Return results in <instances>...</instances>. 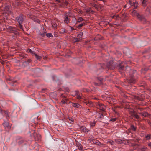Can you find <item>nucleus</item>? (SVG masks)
Instances as JSON below:
<instances>
[{
    "label": "nucleus",
    "mask_w": 151,
    "mask_h": 151,
    "mask_svg": "<svg viewBox=\"0 0 151 151\" xmlns=\"http://www.w3.org/2000/svg\"><path fill=\"white\" fill-rule=\"evenodd\" d=\"M19 24H21L23 21V17L22 14H20L19 17H17L16 18Z\"/></svg>",
    "instance_id": "1"
},
{
    "label": "nucleus",
    "mask_w": 151,
    "mask_h": 151,
    "mask_svg": "<svg viewBox=\"0 0 151 151\" xmlns=\"http://www.w3.org/2000/svg\"><path fill=\"white\" fill-rule=\"evenodd\" d=\"M98 108L100 110L104 111L106 108V107L103 104L99 103L98 104Z\"/></svg>",
    "instance_id": "2"
},
{
    "label": "nucleus",
    "mask_w": 151,
    "mask_h": 151,
    "mask_svg": "<svg viewBox=\"0 0 151 151\" xmlns=\"http://www.w3.org/2000/svg\"><path fill=\"white\" fill-rule=\"evenodd\" d=\"M129 4L130 5H134V8H136L138 6V3L137 1L132 2L131 1H129Z\"/></svg>",
    "instance_id": "3"
},
{
    "label": "nucleus",
    "mask_w": 151,
    "mask_h": 151,
    "mask_svg": "<svg viewBox=\"0 0 151 151\" xmlns=\"http://www.w3.org/2000/svg\"><path fill=\"white\" fill-rule=\"evenodd\" d=\"M7 31L10 33H13L14 31H15L16 29L11 27H10L7 28Z\"/></svg>",
    "instance_id": "4"
},
{
    "label": "nucleus",
    "mask_w": 151,
    "mask_h": 151,
    "mask_svg": "<svg viewBox=\"0 0 151 151\" xmlns=\"http://www.w3.org/2000/svg\"><path fill=\"white\" fill-rule=\"evenodd\" d=\"M81 130L83 132L87 133L89 131V130L87 128L84 127H81Z\"/></svg>",
    "instance_id": "5"
},
{
    "label": "nucleus",
    "mask_w": 151,
    "mask_h": 151,
    "mask_svg": "<svg viewBox=\"0 0 151 151\" xmlns=\"http://www.w3.org/2000/svg\"><path fill=\"white\" fill-rule=\"evenodd\" d=\"M72 106L73 107L75 108H79L81 106L79 104L76 103H72Z\"/></svg>",
    "instance_id": "6"
},
{
    "label": "nucleus",
    "mask_w": 151,
    "mask_h": 151,
    "mask_svg": "<svg viewBox=\"0 0 151 151\" xmlns=\"http://www.w3.org/2000/svg\"><path fill=\"white\" fill-rule=\"evenodd\" d=\"M68 15L67 16H66V17H65L64 20V22L65 23L67 24H68V23L69 22V19L68 18L69 17L68 16Z\"/></svg>",
    "instance_id": "7"
},
{
    "label": "nucleus",
    "mask_w": 151,
    "mask_h": 151,
    "mask_svg": "<svg viewBox=\"0 0 151 151\" xmlns=\"http://www.w3.org/2000/svg\"><path fill=\"white\" fill-rule=\"evenodd\" d=\"M77 147H78V149L79 150H81V151H83V149L82 146L81 144H80L79 143H78L77 144Z\"/></svg>",
    "instance_id": "8"
},
{
    "label": "nucleus",
    "mask_w": 151,
    "mask_h": 151,
    "mask_svg": "<svg viewBox=\"0 0 151 151\" xmlns=\"http://www.w3.org/2000/svg\"><path fill=\"white\" fill-rule=\"evenodd\" d=\"M86 104L89 106H92L93 105V104L92 103L91 101H88V102H85Z\"/></svg>",
    "instance_id": "9"
},
{
    "label": "nucleus",
    "mask_w": 151,
    "mask_h": 151,
    "mask_svg": "<svg viewBox=\"0 0 151 151\" xmlns=\"http://www.w3.org/2000/svg\"><path fill=\"white\" fill-rule=\"evenodd\" d=\"M132 115L133 117H135L137 119H138L139 118V116L135 112H133L132 114Z\"/></svg>",
    "instance_id": "10"
},
{
    "label": "nucleus",
    "mask_w": 151,
    "mask_h": 151,
    "mask_svg": "<svg viewBox=\"0 0 151 151\" xmlns=\"http://www.w3.org/2000/svg\"><path fill=\"white\" fill-rule=\"evenodd\" d=\"M43 32H42V33H41V32H40V33H39V34L41 36L44 37L45 36V35H46V33L44 30V28H43Z\"/></svg>",
    "instance_id": "11"
},
{
    "label": "nucleus",
    "mask_w": 151,
    "mask_h": 151,
    "mask_svg": "<svg viewBox=\"0 0 151 151\" xmlns=\"http://www.w3.org/2000/svg\"><path fill=\"white\" fill-rule=\"evenodd\" d=\"M67 99H65L64 100H62L60 103L61 104H65L67 103Z\"/></svg>",
    "instance_id": "12"
},
{
    "label": "nucleus",
    "mask_w": 151,
    "mask_h": 151,
    "mask_svg": "<svg viewBox=\"0 0 151 151\" xmlns=\"http://www.w3.org/2000/svg\"><path fill=\"white\" fill-rule=\"evenodd\" d=\"M131 128L134 131H135L136 130V127L133 125H131Z\"/></svg>",
    "instance_id": "13"
},
{
    "label": "nucleus",
    "mask_w": 151,
    "mask_h": 151,
    "mask_svg": "<svg viewBox=\"0 0 151 151\" xmlns=\"http://www.w3.org/2000/svg\"><path fill=\"white\" fill-rule=\"evenodd\" d=\"M92 6L95 7L97 10L98 9V6L96 4H92Z\"/></svg>",
    "instance_id": "14"
},
{
    "label": "nucleus",
    "mask_w": 151,
    "mask_h": 151,
    "mask_svg": "<svg viewBox=\"0 0 151 151\" xmlns=\"http://www.w3.org/2000/svg\"><path fill=\"white\" fill-rule=\"evenodd\" d=\"M142 5L143 6H145L147 5L146 1L145 0H143L142 3Z\"/></svg>",
    "instance_id": "15"
},
{
    "label": "nucleus",
    "mask_w": 151,
    "mask_h": 151,
    "mask_svg": "<svg viewBox=\"0 0 151 151\" xmlns=\"http://www.w3.org/2000/svg\"><path fill=\"white\" fill-rule=\"evenodd\" d=\"M46 35L47 37H53L52 35V33H46Z\"/></svg>",
    "instance_id": "16"
},
{
    "label": "nucleus",
    "mask_w": 151,
    "mask_h": 151,
    "mask_svg": "<svg viewBox=\"0 0 151 151\" xmlns=\"http://www.w3.org/2000/svg\"><path fill=\"white\" fill-rule=\"evenodd\" d=\"M82 33H80V34L78 35L77 37L78 38L79 40H81V38L82 37Z\"/></svg>",
    "instance_id": "17"
},
{
    "label": "nucleus",
    "mask_w": 151,
    "mask_h": 151,
    "mask_svg": "<svg viewBox=\"0 0 151 151\" xmlns=\"http://www.w3.org/2000/svg\"><path fill=\"white\" fill-rule=\"evenodd\" d=\"M3 125L4 126V127H8L9 125V123H8V122H4V123H3Z\"/></svg>",
    "instance_id": "18"
},
{
    "label": "nucleus",
    "mask_w": 151,
    "mask_h": 151,
    "mask_svg": "<svg viewBox=\"0 0 151 151\" xmlns=\"http://www.w3.org/2000/svg\"><path fill=\"white\" fill-rule=\"evenodd\" d=\"M137 14V16L138 18L140 20H142L143 18V17L141 16L140 15H139V14H137V13H136Z\"/></svg>",
    "instance_id": "19"
},
{
    "label": "nucleus",
    "mask_w": 151,
    "mask_h": 151,
    "mask_svg": "<svg viewBox=\"0 0 151 151\" xmlns=\"http://www.w3.org/2000/svg\"><path fill=\"white\" fill-rule=\"evenodd\" d=\"M34 55H35V58L37 59H39L40 58V56H38L37 55V54H36L35 53H34Z\"/></svg>",
    "instance_id": "20"
},
{
    "label": "nucleus",
    "mask_w": 151,
    "mask_h": 151,
    "mask_svg": "<svg viewBox=\"0 0 151 151\" xmlns=\"http://www.w3.org/2000/svg\"><path fill=\"white\" fill-rule=\"evenodd\" d=\"M83 20V19L81 17H79L78 19L77 22H79L82 21Z\"/></svg>",
    "instance_id": "21"
},
{
    "label": "nucleus",
    "mask_w": 151,
    "mask_h": 151,
    "mask_svg": "<svg viewBox=\"0 0 151 151\" xmlns=\"http://www.w3.org/2000/svg\"><path fill=\"white\" fill-rule=\"evenodd\" d=\"M28 52H29L32 54H34V53H35L34 51L32 50L31 49H29L28 50Z\"/></svg>",
    "instance_id": "22"
},
{
    "label": "nucleus",
    "mask_w": 151,
    "mask_h": 151,
    "mask_svg": "<svg viewBox=\"0 0 151 151\" xmlns=\"http://www.w3.org/2000/svg\"><path fill=\"white\" fill-rule=\"evenodd\" d=\"M148 115V114L147 112H145L142 114V115L144 116H147Z\"/></svg>",
    "instance_id": "23"
},
{
    "label": "nucleus",
    "mask_w": 151,
    "mask_h": 151,
    "mask_svg": "<svg viewBox=\"0 0 151 151\" xmlns=\"http://www.w3.org/2000/svg\"><path fill=\"white\" fill-rule=\"evenodd\" d=\"M76 96L77 98L78 99H80L81 98V96L77 93H76Z\"/></svg>",
    "instance_id": "24"
},
{
    "label": "nucleus",
    "mask_w": 151,
    "mask_h": 151,
    "mask_svg": "<svg viewBox=\"0 0 151 151\" xmlns=\"http://www.w3.org/2000/svg\"><path fill=\"white\" fill-rule=\"evenodd\" d=\"M98 114V116L100 118H103V117L104 116L102 114Z\"/></svg>",
    "instance_id": "25"
},
{
    "label": "nucleus",
    "mask_w": 151,
    "mask_h": 151,
    "mask_svg": "<svg viewBox=\"0 0 151 151\" xmlns=\"http://www.w3.org/2000/svg\"><path fill=\"white\" fill-rule=\"evenodd\" d=\"M108 142H109L111 145H113L114 144V142L112 141H108Z\"/></svg>",
    "instance_id": "26"
},
{
    "label": "nucleus",
    "mask_w": 151,
    "mask_h": 151,
    "mask_svg": "<svg viewBox=\"0 0 151 151\" xmlns=\"http://www.w3.org/2000/svg\"><path fill=\"white\" fill-rule=\"evenodd\" d=\"M95 122H91L90 123V126L93 127L95 125Z\"/></svg>",
    "instance_id": "27"
},
{
    "label": "nucleus",
    "mask_w": 151,
    "mask_h": 151,
    "mask_svg": "<svg viewBox=\"0 0 151 151\" xmlns=\"http://www.w3.org/2000/svg\"><path fill=\"white\" fill-rule=\"evenodd\" d=\"M52 26L54 28H55L57 27V25L56 23H54L52 24Z\"/></svg>",
    "instance_id": "28"
},
{
    "label": "nucleus",
    "mask_w": 151,
    "mask_h": 151,
    "mask_svg": "<svg viewBox=\"0 0 151 151\" xmlns=\"http://www.w3.org/2000/svg\"><path fill=\"white\" fill-rule=\"evenodd\" d=\"M127 6V9H128L131 6H132V5H130L129 4V2L127 4H126Z\"/></svg>",
    "instance_id": "29"
},
{
    "label": "nucleus",
    "mask_w": 151,
    "mask_h": 151,
    "mask_svg": "<svg viewBox=\"0 0 151 151\" xmlns=\"http://www.w3.org/2000/svg\"><path fill=\"white\" fill-rule=\"evenodd\" d=\"M150 9L149 7H148L147 8V10H148L149 12H151V5L150 6Z\"/></svg>",
    "instance_id": "30"
},
{
    "label": "nucleus",
    "mask_w": 151,
    "mask_h": 151,
    "mask_svg": "<svg viewBox=\"0 0 151 151\" xmlns=\"http://www.w3.org/2000/svg\"><path fill=\"white\" fill-rule=\"evenodd\" d=\"M69 120L70 121V123H72L73 122V119H72L71 118H69Z\"/></svg>",
    "instance_id": "31"
},
{
    "label": "nucleus",
    "mask_w": 151,
    "mask_h": 151,
    "mask_svg": "<svg viewBox=\"0 0 151 151\" xmlns=\"http://www.w3.org/2000/svg\"><path fill=\"white\" fill-rule=\"evenodd\" d=\"M146 138L147 139H149L150 138V137L149 135H147L146 136Z\"/></svg>",
    "instance_id": "32"
},
{
    "label": "nucleus",
    "mask_w": 151,
    "mask_h": 151,
    "mask_svg": "<svg viewBox=\"0 0 151 151\" xmlns=\"http://www.w3.org/2000/svg\"><path fill=\"white\" fill-rule=\"evenodd\" d=\"M83 23H81L78 26V28L81 27L83 26Z\"/></svg>",
    "instance_id": "33"
},
{
    "label": "nucleus",
    "mask_w": 151,
    "mask_h": 151,
    "mask_svg": "<svg viewBox=\"0 0 151 151\" xmlns=\"http://www.w3.org/2000/svg\"><path fill=\"white\" fill-rule=\"evenodd\" d=\"M116 119V118H112L110 119V121H115Z\"/></svg>",
    "instance_id": "34"
},
{
    "label": "nucleus",
    "mask_w": 151,
    "mask_h": 151,
    "mask_svg": "<svg viewBox=\"0 0 151 151\" xmlns=\"http://www.w3.org/2000/svg\"><path fill=\"white\" fill-rule=\"evenodd\" d=\"M98 79L99 81H101L102 80V79L101 78H98Z\"/></svg>",
    "instance_id": "35"
},
{
    "label": "nucleus",
    "mask_w": 151,
    "mask_h": 151,
    "mask_svg": "<svg viewBox=\"0 0 151 151\" xmlns=\"http://www.w3.org/2000/svg\"><path fill=\"white\" fill-rule=\"evenodd\" d=\"M78 39H77V38H76V39H75V41H74V42H78V41H79V40H78Z\"/></svg>",
    "instance_id": "36"
},
{
    "label": "nucleus",
    "mask_w": 151,
    "mask_h": 151,
    "mask_svg": "<svg viewBox=\"0 0 151 151\" xmlns=\"http://www.w3.org/2000/svg\"><path fill=\"white\" fill-rule=\"evenodd\" d=\"M94 143H97V144H99V143H100V142L98 141H96L95 142H93Z\"/></svg>",
    "instance_id": "37"
},
{
    "label": "nucleus",
    "mask_w": 151,
    "mask_h": 151,
    "mask_svg": "<svg viewBox=\"0 0 151 151\" xmlns=\"http://www.w3.org/2000/svg\"><path fill=\"white\" fill-rule=\"evenodd\" d=\"M19 27H20L21 29H22V25H21V24H19Z\"/></svg>",
    "instance_id": "38"
},
{
    "label": "nucleus",
    "mask_w": 151,
    "mask_h": 151,
    "mask_svg": "<svg viewBox=\"0 0 151 151\" xmlns=\"http://www.w3.org/2000/svg\"><path fill=\"white\" fill-rule=\"evenodd\" d=\"M148 145L150 147H151V143H149L148 144Z\"/></svg>",
    "instance_id": "39"
},
{
    "label": "nucleus",
    "mask_w": 151,
    "mask_h": 151,
    "mask_svg": "<svg viewBox=\"0 0 151 151\" xmlns=\"http://www.w3.org/2000/svg\"><path fill=\"white\" fill-rule=\"evenodd\" d=\"M124 8H127V5H125L124 6Z\"/></svg>",
    "instance_id": "40"
},
{
    "label": "nucleus",
    "mask_w": 151,
    "mask_h": 151,
    "mask_svg": "<svg viewBox=\"0 0 151 151\" xmlns=\"http://www.w3.org/2000/svg\"><path fill=\"white\" fill-rule=\"evenodd\" d=\"M120 69H121L122 70V69H123V67H121L120 68Z\"/></svg>",
    "instance_id": "41"
},
{
    "label": "nucleus",
    "mask_w": 151,
    "mask_h": 151,
    "mask_svg": "<svg viewBox=\"0 0 151 151\" xmlns=\"http://www.w3.org/2000/svg\"><path fill=\"white\" fill-rule=\"evenodd\" d=\"M35 124H37V122H35L34 123Z\"/></svg>",
    "instance_id": "42"
},
{
    "label": "nucleus",
    "mask_w": 151,
    "mask_h": 151,
    "mask_svg": "<svg viewBox=\"0 0 151 151\" xmlns=\"http://www.w3.org/2000/svg\"><path fill=\"white\" fill-rule=\"evenodd\" d=\"M37 118H35V120H37Z\"/></svg>",
    "instance_id": "43"
},
{
    "label": "nucleus",
    "mask_w": 151,
    "mask_h": 151,
    "mask_svg": "<svg viewBox=\"0 0 151 151\" xmlns=\"http://www.w3.org/2000/svg\"><path fill=\"white\" fill-rule=\"evenodd\" d=\"M8 7H9L8 6H7H7H6V7H5V8H6V9L7 8H8Z\"/></svg>",
    "instance_id": "44"
},
{
    "label": "nucleus",
    "mask_w": 151,
    "mask_h": 151,
    "mask_svg": "<svg viewBox=\"0 0 151 151\" xmlns=\"http://www.w3.org/2000/svg\"><path fill=\"white\" fill-rule=\"evenodd\" d=\"M63 32H64V33H65V30H64Z\"/></svg>",
    "instance_id": "45"
},
{
    "label": "nucleus",
    "mask_w": 151,
    "mask_h": 151,
    "mask_svg": "<svg viewBox=\"0 0 151 151\" xmlns=\"http://www.w3.org/2000/svg\"><path fill=\"white\" fill-rule=\"evenodd\" d=\"M112 63V62H111V63H110L111 64V63Z\"/></svg>",
    "instance_id": "46"
},
{
    "label": "nucleus",
    "mask_w": 151,
    "mask_h": 151,
    "mask_svg": "<svg viewBox=\"0 0 151 151\" xmlns=\"http://www.w3.org/2000/svg\"><path fill=\"white\" fill-rule=\"evenodd\" d=\"M132 83H135V81L133 82Z\"/></svg>",
    "instance_id": "47"
}]
</instances>
